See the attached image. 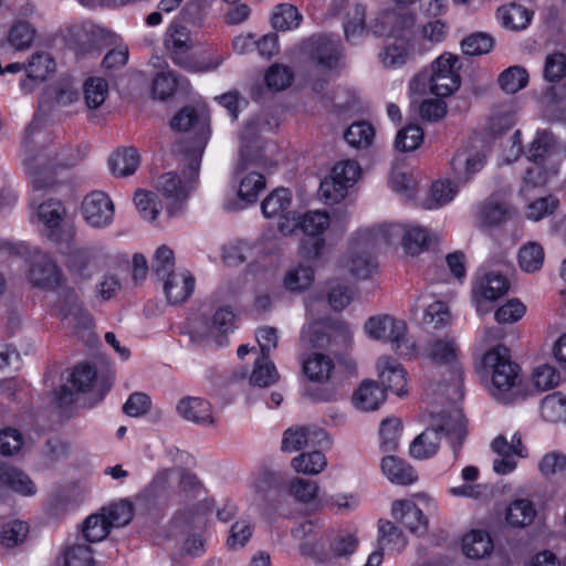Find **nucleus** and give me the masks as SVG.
Returning a JSON list of instances; mask_svg holds the SVG:
<instances>
[{
  "label": "nucleus",
  "mask_w": 566,
  "mask_h": 566,
  "mask_svg": "<svg viewBox=\"0 0 566 566\" xmlns=\"http://www.w3.org/2000/svg\"><path fill=\"white\" fill-rule=\"evenodd\" d=\"M50 298H55V307L65 327L78 339L91 343L94 338L93 317L83 308L75 290L70 285H49Z\"/></svg>",
  "instance_id": "obj_3"
},
{
  "label": "nucleus",
  "mask_w": 566,
  "mask_h": 566,
  "mask_svg": "<svg viewBox=\"0 0 566 566\" xmlns=\"http://www.w3.org/2000/svg\"><path fill=\"white\" fill-rule=\"evenodd\" d=\"M385 399V387H379L374 380L363 381L353 397L355 406L365 411L378 409Z\"/></svg>",
  "instance_id": "obj_28"
},
{
  "label": "nucleus",
  "mask_w": 566,
  "mask_h": 566,
  "mask_svg": "<svg viewBox=\"0 0 566 566\" xmlns=\"http://www.w3.org/2000/svg\"><path fill=\"white\" fill-rule=\"evenodd\" d=\"M72 387L78 392H86L91 389L96 391V402L101 401L112 384L106 378H98L95 368L87 364H80L75 366L70 377Z\"/></svg>",
  "instance_id": "obj_20"
},
{
  "label": "nucleus",
  "mask_w": 566,
  "mask_h": 566,
  "mask_svg": "<svg viewBox=\"0 0 566 566\" xmlns=\"http://www.w3.org/2000/svg\"><path fill=\"white\" fill-rule=\"evenodd\" d=\"M486 163V155L482 149L473 146L460 148L451 160V167L458 184H467L470 177L479 172Z\"/></svg>",
  "instance_id": "obj_17"
},
{
  "label": "nucleus",
  "mask_w": 566,
  "mask_h": 566,
  "mask_svg": "<svg viewBox=\"0 0 566 566\" xmlns=\"http://www.w3.org/2000/svg\"><path fill=\"white\" fill-rule=\"evenodd\" d=\"M140 157L136 148L129 147L115 151L108 159L111 171L118 177L133 175L138 168Z\"/></svg>",
  "instance_id": "obj_34"
},
{
  "label": "nucleus",
  "mask_w": 566,
  "mask_h": 566,
  "mask_svg": "<svg viewBox=\"0 0 566 566\" xmlns=\"http://www.w3.org/2000/svg\"><path fill=\"white\" fill-rule=\"evenodd\" d=\"M484 370L491 375V396L504 405L524 401L530 394L528 384L522 375L521 367L512 360L510 349L496 345L482 358Z\"/></svg>",
  "instance_id": "obj_1"
},
{
  "label": "nucleus",
  "mask_w": 566,
  "mask_h": 566,
  "mask_svg": "<svg viewBox=\"0 0 566 566\" xmlns=\"http://www.w3.org/2000/svg\"><path fill=\"white\" fill-rule=\"evenodd\" d=\"M366 8L356 3L347 12V18L343 24L345 39L352 44H358L363 41L366 33Z\"/></svg>",
  "instance_id": "obj_33"
},
{
  "label": "nucleus",
  "mask_w": 566,
  "mask_h": 566,
  "mask_svg": "<svg viewBox=\"0 0 566 566\" xmlns=\"http://www.w3.org/2000/svg\"><path fill=\"white\" fill-rule=\"evenodd\" d=\"M538 469L545 476L566 474V454L560 451L546 453L539 461Z\"/></svg>",
  "instance_id": "obj_64"
},
{
  "label": "nucleus",
  "mask_w": 566,
  "mask_h": 566,
  "mask_svg": "<svg viewBox=\"0 0 566 566\" xmlns=\"http://www.w3.org/2000/svg\"><path fill=\"white\" fill-rule=\"evenodd\" d=\"M245 166L240 163L235 170V178L239 181L238 197L228 198L223 202L227 211H239L258 201L259 193L265 188V178L262 174L251 171L244 174Z\"/></svg>",
  "instance_id": "obj_11"
},
{
  "label": "nucleus",
  "mask_w": 566,
  "mask_h": 566,
  "mask_svg": "<svg viewBox=\"0 0 566 566\" xmlns=\"http://www.w3.org/2000/svg\"><path fill=\"white\" fill-rule=\"evenodd\" d=\"M510 285H501L497 289L493 285H475L471 292L478 313L488 314L492 304L509 292Z\"/></svg>",
  "instance_id": "obj_39"
},
{
  "label": "nucleus",
  "mask_w": 566,
  "mask_h": 566,
  "mask_svg": "<svg viewBox=\"0 0 566 566\" xmlns=\"http://www.w3.org/2000/svg\"><path fill=\"white\" fill-rule=\"evenodd\" d=\"M364 332L371 339L390 343L392 350L400 355H412L416 352V343L408 337L407 323L392 315L370 316L364 324Z\"/></svg>",
  "instance_id": "obj_6"
},
{
  "label": "nucleus",
  "mask_w": 566,
  "mask_h": 566,
  "mask_svg": "<svg viewBox=\"0 0 566 566\" xmlns=\"http://www.w3.org/2000/svg\"><path fill=\"white\" fill-rule=\"evenodd\" d=\"M0 483L24 496L36 493L35 484L23 471L2 461H0Z\"/></svg>",
  "instance_id": "obj_23"
},
{
  "label": "nucleus",
  "mask_w": 566,
  "mask_h": 566,
  "mask_svg": "<svg viewBox=\"0 0 566 566\" xmlns=\"http://www.w3.org/2000/svg\"><path fill=\"white\" fill-rule=\"evenodd\" d=\"M401 427V421L398 418H387L382 420L379 434L380 448L384 452H394L397 450Z\"/></svg>",
  "instance_id": "obj_48"
},
{
  "label": "nucleus",
  "mask_w": 566,
  "mask_h": 566,
  "mask_svg": "<svg viewBox=\"0 0 566 566\" xmlns=\"http://www.w3.org/2000/svg\"><path fill=\"white\" fill-rule=\"evenodd\" d=\"M430 238L426 229L411 227L405 231L402 237V247L409 255H418L428 249Z\"/></svg>",
  "instance_id": "obj_50"
},
{
  "label": "nucleus",
  "mask_w": 566,
  "mask_h": 566,
  "mask_svg": "<svg viewBox=\"0 0 566 566\" xmlns=\"http://www.w3.org/2000/svg\"><path fill=\"white\" fill-rule=\"evenodd\" d=\"M335 368L333 359L322 353H314L303 363L305 376L315 382H324L331 378Z\"/></svg>",
  "instance_id": "obj_32"
},
{
  "label": "nucleus",
  "mask_w": 566,
  "mask_h": 566,
  "mask_svg": "<svg viewBox=\"0 0 566 566\" xmlns=\"http://www.w3.org/2000/svg\"><path fill=\"white\" fill-rule=\"evenodd\" d=\"M462 551L469 558H483L493 551V543L489 533L471 531L462 539Z\"/></svg>",
  "instance_id": "obj_35"
},
{
  "label": "nucleus",
  "mask_w": 566,
  "mask_h": 566,
  "mask_svg": "<svg viewBox=\"0 0 566 566\" xmlns=\"http://www.w3.org/2000/svg\"><path fill=\"white\" fill-rule=\"evenodd\" d=\"M134 201L143 219L151 222L156 220L161 206L153 192L137 190L134 197Z\"/></svg>",
  "instance_id": "obj_58"
},
{
  "label": "nucleus",
  "mask_w": 566,
  "mask_h": 566,
  "mask_svg": "<svg viewBox=\"0 0 566 566\" xmlns=\"http://www.w3.org/2000/svg\"><path fill=\"white\" fill-rule=\"evenodd\" d=\"M554 143L555 139L553 134L546 130L537 132L527 150V159L531 163L543 161L545 156L554 146Z\"/></svg>",
  "instance_id": "obj_60"
},
{
  "label": "nucleus",
  "mask_w": 566,
  "mask_h": 566,
  "mask_svg": "<svg viewBox=\"0 0 566 566\" xmlns=\"http://www.w3.org/2000/svg\"><path fill=\"white\" fill-rule=\"evenodd\" d=\"M166 46L170 51L172 61L190 72H211L217 70L228 57L226 51L216 50L203 60H195L186 53L192 48V41L187 28L175 25L166 39Z\"/></svg>",
  "instance_id": "obj_5"
},
{
  "label": "nucleus",
  "mask_w": 566,
  "mask_h": 566,
  "mask_svg": "<svg viewBox=\"0 0 566 566\" xmlns=\"http://www.w3.org/2000/svg\"><path fill=\"white\" fill-rule=\"evenodd\" d=\"M423 140V130L418 125H408L400 129L395 139V147L399 151H412Z\"/></svg>",
  "instance_id": "obj_55"
},
{
  "label": "nucleus",
  "mask_w": 566,
  "mask_h": 566,
  "mask_svg": "<svg viewBox=\"0 0 566 566\" xmlns=\"http://www.w3.org/2000/svg\"><path fill=\"white\" fill-rule=\"evenodd\" d=\"M441 437L431 427L421 432L410 444L409 453L415 459H428L438 451Z\"/></svg>",
  "instance_id": "obj_37"
},
{
  "label": "nucleus",
  "mask_w": 566,
  "mask_h": 566,
  "mask_svg": "<svg viewBox=\"0 0 566 566\" xmlns=\"http://www.w3.org/2000/svg\"><path fill=\"white\" fill-rule=\"evenodd\" d=\"M537 515L535 504L528 499H516L506 509L505 521L512 527L530 526Z\"/></svg>",
  "instance_id": "obj_29"
},
{
  "label": "nucleus",
  "mask_w": 566,
  "mask_h": 566,
  "mask_svg": "<svg viewBox=\"0 0 566 566\" xmlns=\"http://www.w3.org/2000/svg\"><path fill=\"white\" fill-rule=\"evenodd\" d=\"M200 155L190 154L187 157V169L182 175L166 172L157 180V190L166 198L167 212L170 217L178 214L182 205L187 201L199 176Z\"/></svg>",
  "instance_id": "obj_4"
},
{
  "label": "nucleus",
  "mask_w": 566,
  "mask_h": 566,
  "mask_svg": "<svg viewBox=\"0 0 566 566\" xmlns=\"http://www.w3.org/2000/svg\"><path fill=\"white\" fill-rule=\"evenodd\" d=\"M85 221L93 228H105L113 221L114 205L103 191L88 193L82 202Z\"/></svg>",
  "instance_id": "obj_15"
},
{
  "label": "nucleus",
  "mask_w": 566,
  "mask_h": 566,
  "mask_svg": "<svg viewBox=\"0 0 566 566\" xmlns=\"http://www.w3.org/2000/svg\"><path fill=\"white\" fill-rule=\"evenodd\" d=\"M279 380V373L270 357L260 356L254 363V368L250 376L252 385L265 388Z\"/></svg>",
  "instance_id": "obj_41"
},
{
  "label": "nucleus",
  "mask_w": 566,
  "mask_h": 566,
  "mask_svg": "<svg viewBox=\"0 0 566 566\" xmlns=\"http://www.w3.org/2000/svg\"><path fill=\"white\" fill-rule=\"evenodd\" d=\"M518 265L526 273L538 271L544 262V250L536 242H528L520 248L517 254Z\"/></svg>",
  "instance_id": "obj_43"
},
{
  "label": "nucleus",
  "mask_w": 566,
  "mask_h": 566,
  "mask_svg": "<svg viewBox=\"0 0 566 566\" xmlns=\"http://www.w3.org/2000/svg\"><path fill=\"white\" fill-rule=\"evenodd\" d=\"M177 412L187 421L201 426L214 423L212 407L209 401L199 397H185L177 403Z\"/></svg>",
  "instance_id": "obj_22"
},
{
  "label": "nucleus",
  "mask_w": 566,
  "mask_h": 566,
  "mask_svg": "<svg viewBox=\"0 0 566 566\" xmlns=\"http://www.w3.org/2000/svg\"><path fill=\"white\" fill-rule=\"evenodd\" d=\"M327 465V460L321 451L301 453L292 460V467L298 473L317 474Z\"/></svg>",
  "instance_id": "obj_46"
},
{
  "label": "nucleus",
  "mask_w": 566,
  "mask_h": 566,
  "mask_svg": "<svg viewBox=\"0 0 566 566\" xmlns=\"http://www.w3.org/2000/svg\"><path fill=\"white\" fill-rule=\"evenodd\" d=\"M377 543L381 549L389 547L395 551H402L407 546V539L401 530L390 521L379 520Z\"/></svg>",
  "instance_id": "obj_40"
},
{
  "label": "nucleus",
  "mask_w": 566,
  "mask_h": 566,
  "mask_svg": "<svg viewBox=\"0 0 566 566\" xmlns=\"http://www.w3.org/2000/svg\"><path fill=\"white\" fill-rule=\"evenodd\" d=\"M460 63L455 55L444 53L431 64L430 91L432 94L447 97L461 85L459 75Z\"/></svg>",
  "instance_id": "obj_9"
},
{
  "label": "nucleus",
  "mask_w": 566,
  "mask_h": 566,
  "mask_svg": "<svg viewBox=\"0 0 566 566\" xmlns=\"http://www.w3.org/2000/svg\"><path fill=\"white\" fill-rule=\"evenodd\" d=\"M55 69V63L51 55L45 52H36L34 53L28 65L25 66L27 77L28 80H23L20 82L21 88L24 92H31L32 86H29L28 81L40 82L44 81L46 76L53 72Z\"/></svg>",
  "instance_id": "obj_27"
},
{
  "label": "nucleus",
  "mask_w": 566,
  "mask_h": 566,
  "mask_svg": "<svg viewBox=\"0 0 566 566\" xmlns=\"http://www.w3.org/2000/svg\"><path fill=\"white\" fill-rule=\"evenodd\" d=\"M29 533V526L22 521H10L2 525L0 531L1 544L6 547H14L21 544Z\"/></svg>",
  "instance_id": "obj_57"
},
{
  "label": "nucleus",
  "mask_w": 566,
  "mask_h": 566,
  "mask_svg": "<svg viewBox=\"0 0 566 566\" xmlns=\"http://www.w3.org/2000/svg\"><path fill=\"white\" fill-rule=\"evenodd\" d=\"M151 269L157 280L161 283H193L195 277L189 270L180 268L175 270L174 251L166 244L155 250L151 260Z\"/></svg>",
  "instance_id": "obj_14"
},
{
  "label": "nucleus",
  "mask_w": 566,
  "mask_h": 566,
  "mask_svg": "<svg viewBox=\"0 0 566 566\" xmlns=\"http://www.w3.org/2000/svg\"><path fill=\"white\" fill-rule=\"evenodd\" d=\"M360 175V167L354 160H344L336 164L331 176L343 184L347 189L353 187Z\"/></svg>",
  "instance_id": "obj_63"
},
{
  "label": "nucleus",
  "mask_w": 566,
  "mask_h": 566,
  "mask_svg": "<svg viewBox=\"0 0 566 566\" xmlns=\"http://www.w3.org/2000/svg\"><path fill=\"white\" fill-rule=\"evenodd\" d=\"M108 93V84L102 77H90L84 83V97L88 108L99 107Z\"/></svg>",
  "instance_id": "obj_53"
},
{
  "label": "nucleus",
  "mask_w": 566,
  "mask_h": 566,
  "mask_svg": "<svg viewBox=\"0 0 566 566\" xmlns=\"http://www.w3.org/2000/svg\"><path fill=\"white\" fill-rule=\"evenodd\" d=\"M492 450L500 457H524L525 447L522 443V438L518 433L512 436L511 441L505 436H497L492 442Z\"/></svg>",
  "instance_id": "obj_59"
},
{
  "label": "nucleus",
  "mask_w": 566,
  "mask_h": 566,
  "mask_svg": "<svg viewBox=\"0 0 566 566\" xmlns=\"http://www.w3.org/2000/svg\"><path fill=\"white\" fill-rule=\"evenodd\" d=\"M30 283H61L62 272L49 254L38 255L30 266Z\"/></svg>",
  "instance_id": "obj_26"
},
{
  "label": "nucleus",
  "mask_w": 566,
  "mask_h": 566,
  "mask_svg": "<svg viewBox=\"0 0 566 566\" xmlns=\"http://www.w3.org/2000/svg\"><path fill=\"white\" fill-rule=\"evenodd\" d=\"M381 471L386 478L395 484L408 485L416 482L418 479L413 468L395 455L382 458Z\"/></svg>",
  "instance_id": "obj_24"
},
{
  "label": "nucleus",
  "mask_w": 566,
  "mask_h": 566,
  "mask_svg": "<svg viewBox=\"0 0 566 566\" xmlns=\"http://www.w3.org/2000/svg\"><path fill=\"white\" fill-rule=\"evenodd\" d=\"M528 83L527 71L518 65L511 66L499 76V84L503 91L514 94L524 88Z\"/></svg>",
  "instance_id": "obj_47"
},
{
  "label": "nucleus",
  "mask_w": 566,
  "mask_h": 566,
  "mask_svg": "<svg viewBox=\"0 0 566 566\" xmlns=\"http://www.w3.org/2000/svg\"><path fill=\"white\" fill-rule=\"evenodd\" d=\"M375 136L374 127L367 122L352 124L344 134L345 140L353 147H368Z\"/></svg>",
  "instance_id": "obj_51"
},
{
  "label": "nucleus",
  "mask_w": 566,
  "mask_h": 566,
  "mask_svg": "<svg viewBox=\"0 0 566 566\" xmlns=\"http://www.w3.org/2000/svg\"><path fill=\"white\" fill-rule=\"evenodd\" d=\"M235 315L230 306L220 307L212 316V333H218L217 344H226V335L234 328Z\"/></svg>",
  "instance_id": "obj_54"
},
{
  "label": "nucleus",
  "mask_w": 566,
  "mask_h": 566,
  "mask_svg": "<svg viewBox=\"0 0 566 566\" xmlns=\"http://www.w3.org/2000/svg\"><path fill=\"white\" fill-rule=\"evenodd\" d=\"M300 227L306 238L302 241V249L308 256L316 258L319 255L325 240L322 237L329 227V216L322 211H308L303 217L292 218V227L284 222L279 223V230L283 234L292 233L295 228Z\"/></svg>",
  "instance_id": "obj_7"
},
{
  "label": "nucleus",
  "mask_w": 566,
  "mask_h": 566,
  "mask_svg": "<svg viewBox=\"0 0 566 566\" xmlns=\"http://www.w3.org/2000/svg\"><path fill=\"white\" fill-rule=\"evenodd\" d=\"M112 528L105 513L92 514L83 523V536L87 542L94 543L104 539Z\"/></svg>",
  "instance_id": "obj_45"
},
{
  "label": "nucleus",
  "mask_w": 566,
  "mask_h": 566,
  "mask_svg": "<svg viewBox=\"0 0 566 566\" xmlns=\"http://www.w3.org/2000/svg\"><path fill=\"white\" fill-rule=\"evenodd\" d=\"M400 234L398 226H381L377 229H364L352 241V258L347 264L349 272L357 280L373 279L378 264L373 256L377 250L392 244L394 237Z\"/></svg>",
  "instance_id": "obj_2"
},
{
  "label": "nucleus",
  "mask_w": 566,
  "mask_h": 566,
  "mask_svg": "<svg viewBox=\"0 0 566 566\" xmlns=\"http://www.w3.org/2000/svg\"><path fill=\"white\" fill-rule=\"evenodd\" d=\"M376 368L379 381L386 390L401 397L407 394V371L395 358L380 356L377 359Z\"/></svg>",
  "instance_id": "obj_19"
},
{
  "label": "nucleus",
  "mask_w": 566,
  "mask_h": 566,
  "mask_svg": "<svg viewBox=\"0 0 566 566\" xmlns=\"http://www.w3.org/2000/svg\"><path fill=\"white\" fill-rule=\"evenodd\" d=\"M35 36V30L28 22H17L9 30L8 41L18 51L30 48Z\"/></svg>",
  "instance_id": "obj_56"
},
{
  "label": "nucleus",
  "mask_w": 566,
  "mask_h": 566,
  "mask_svg": "<svg viewBox=\"0 0 566 566\" xmlns=\"http://www.w3.org/2000/svg\"><path fill=\"white\" fill-rule=\"evenodd\" d=\"M494 46V39L485 32H475L461 42L462 52L465 55H482L489 53Z\"/></svg>",
  "instance_id": "obj_52"
},
{
  "label": "nucleus",
  "mask_w": 566,
  "mask_h": 566,
  "mask_svg": "<svg viewBox=\"0 0 566 566\" xmlns=\"http://www.w3.org/2000/svg\"><path fill=\"white\" fill-rule=\"evenodd\" d=\"M302 53L322 70L337 67L342 56V44L338 39L318 34L305 40L301 46Z\"/></svg>",
  "instance_id": "obj_10"
},
{
  "label": "nucleus",
  "mask_w": 566,
  "mask_h": 566,
  "mask_svg": "<svg viewBox=\"0 0 566 566\" xmlns=\"http://www.w3.org/2000/svg\"><path fill=\"white\" fill-rule=\"evenodd\" d=\"M65 216V208L60 200L49 199L38 207V218L45 226V235L53 240Z\"/></svg>",
  "instance_id": "obj_31"
},
{
  "label": "nucleus",
  "mask_w": 566,
  "mask_h": 566,
  "mask_svg": "<svg viewBox=\"0 0 566 566\" xmlns=\"http://www.w3.org/2000/svg\"><path fill=\"white\" fill-rule=\"evenodd\" d=\"M302 14L292 4L282 3L275 7L272 14V25L275 30L289 31L300 25Z\"/></svg>",
  "instance_id": "obj_44"
},
{
  "label": "nucleus",
  "mask_w": 566,
  "mask_h": 566,
  "mask_svg": "<svg viewBox=\"0 0 566 566\" xmlns=\"http://www.w3.org/2000/svg\"><path fill=\"white\" fill-rule=\"evenodd\" d=\"M543 418L549 422H566V397L555 391L545 396L541 402Z\"/></svg>",
  "instance_id": "obj_42"
},
{
  "label": "nucleus",
  "mask_w": 566,
  "mask_h": 566,
  "mask_svg": "<svg viewBox=\"0 0 566 566\" xmlns=\"http://www.w3.org/2000/svg\"><path fill=\"white\" fill-rule=\"evenodd\" d=\"M391 512L394 517L411 533L423 534L427 532L428 521L415 503L407 500L395 501Z\"/></svg>",
  "instance_id": "obj_21"
},
{
  "label": "nucleus",
  "mask_w": 566,
  "mask_h": 566,
  "mask_svg": "<svg viewBox=\"0 0 566 566\" xmlns=\"http://www.w3.org/2000/svg\"><path fill=\"white\" fill-rule=\"evenodd\" d=\"M497 19L505 29L517 31L528 25L531 14L526 8L511 3L497 9Z\"/></svg>",
  "instance_id": "obj_38"
},
{
  "label": "nucleus",
  "mask_w": 566,
  "mask_h": 566,
  "mask_svg": "<svg viewBox=\"0 0 566 566\" xmlns=\"http://www.w3.org/2000/svg\"><path fill=\"white\" fill-rule=\"evenodd\" d=\"M293 77L294 74L290 67L274 64L265 74V83L271 90L282 91L291 85Z\"/></svg>",
  "instance_id": "obj_61"
},
{
  "label": "nucleus",
  "mask_w": 566,
  "mask_h": 566,
  "mask_svg": "<svg viewBox=\"0 0 566 566\" xmlns=\"http://www.w3.org/2000/svg\"><path fill=\"white\" fill-rule=\"evenodd\" d=\"M85 156L78 149L70 155L64 151L57 157L51 158L48 155H36L25 160L27 172L31 176L34 191L43 190L54 184L53 170L55 167H73L77 165Z\"/></svg>",
  "instance_id": "obj_8"
},
{
  "label": "nucleus",
  "mask_w": 566,
  "mask_h": 566,
  "mask_svg": "<svg viewBox=\"0 0 566 566\" xmlns=\"http://www.w3.org/2000/svg\"><path fill=\"white\" fill-rule=\"evenodd\" d=\"M292 193L287 188H276L261 203L265 218H280L289 221Z\"/></svg>",
  "instance_id": "obj_25"
},
{
  "label": "nucleus",
  "mask_w": 566,
  "mask_h": 566,
  "mask_svg": "<svg viewBox=\"0 0 566 566\" xmlns=\"http://www.w3.org/2000/svg\"><path fill=\"white\" fill-rule=\"evenodd\" d=\"M409 57V48L403 40H397L387 45L379 53V59L385 67L397 69L402 66Z\"/></svg>",
  "instance_id": "obj_49"
},
{
  "label": "nucleus",
  "mask_w": 566,
  "mask_h": 566,
  "mask_svg": "<svg viewBox=\"0 0 566 566\" xmlns=\"http://www.w3.org/2000/svg\"><path fill=\"white\" fill-rule=\"evenodd\" d=\"M65 566H94L93 553L85 544H74L64 552Z\"/></svg>",
  "instance_id": "obj_62"
},
{
  "label": "nucleus",
  "mask_w": 566,
  "mask_h": 566,
  "mask_svg": "<svg viewBox=\"0 0 566 566\" xmlns=\"http://www.w3.org/2000/svg\"><path fill=\"white\" fill-rule=\"evenodd\" d=\"M430 427L437 429L438 436L444 434L450 440L454 459H457L467 436L463 412L453 407L448 411L443 410L439 413H432Z\"/></svg>",
  "instance_id": "obj_12"
},
{
  "label": "nucleus",
  "mask_w": 566,
  "mask_h": 566,
  "mask_svg": "<svg viewBox=\"0 0 566 566\" xmlns=\"http://www.w3.org/2000/svg\"><path fill=\"white\" fill-rule=\"evenodd\" d=\"M475 283H512L517 280L514 264L504 256L485 260L474 273Z\"/></svg>",
  "instance_id": "obj_18"
},
{
  "label": "nucleus",
  "mask_w": 566,
  "mask_h": 566,
  "mask_svg": "<svg viewBox=\"0 0 566 566\" xmlns=\"http://www.w3.org/2000/svg\"><path fill=\"white\" fill-rule=\"evenodd\" d=\"M170 126L174 130L193 133V151L201 156L202 149L208 139V124L206 118L199 116L192 106L180 109L171 119Z\"/></svg>",
  "instance_id": "obj_13"
},
{
  "label": "nucleus",
  "mask_w": 566,
  "mask_h": 566,
  "mask_svg": "<svg viewBox=\"0 0 566 566\" xmlns=\"http://www.w3.org/2000/svg\"><path fill=\"white\" fill-rule=\"evenodd\" d=\"M385 19V23L391 25L388 34L399 40H402L408 34H410L416 24V15L408 9H399L390 14H387ZM373 32L377 35L387 33L384 27L381 30H374Z\"/></svg>",
  "instance_id": "obj_30"
},
{
  "label": "nucleus",
  "mask_w": 566,
  "mask_h": 566,
  "mask_svg": "<svg viewBox=\"0 0 566 566\" xmlns=\"http://www.w3.org/2000/svg\"><path fill=\"white\" fill-rule=\"evenodd\" d=\"M459 346L453 337L434 339L428 348V356L438 364L453 365L459 355Z\"/></svg>",
  "instance_id": "obj_36"
},
{
  "label": "nucleus",
  "mask_w": 566,
  "mask_h": 566,
  "mask_svg": "<svg viewBox=\"0 0 566 566\" xmlns=\"http://www.w3.org/2000/svg\"><path fill=\"white\" fill-rule=\"evenodd\" d=\"M307 444L325 447L331 444V440L327 432L317 427H292L284 431L282 440L283 451H298Z\"/></svg>",
  "instance_id": "obj_16"
}]
</instances>
